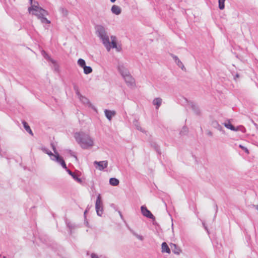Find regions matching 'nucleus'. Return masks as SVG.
<instances>
[{"mask_svg":"<svg viewBox=\"0 0 258 258\" xmlns=\"http://www.w3.org/2000/svg\"><path fill=\"white\" fill-rule=\"evenodd\" d=\"M30 13L36 16L38 19L41 20L42 23L49 24L50 21L45 17L48 15L47 12L40 7L37 2H34L31 4V6L28 9Z\"/></svg>","mask_w":258,"mask_h":258,"instance_id":"f257e3e1","label":"nucleus"},{"mask_svg":"<svg viewBox=\"0 0 258 258\" xmlns=\"http://www.w3.org/2000/svg\"><path fill=\"white\" fill-rule=\"evenodd\" d=\"M74 137L76 142L83 149H87L93 145V142L89 135L83 132L76 133Z\"/></svg>","mask_w":258,"mask_h":258,"instance_id":"f03ea898","label":"nucleus"},{"mask_svg":"<svg viewBox=\"0 0 258 258\" xmlns=\"http://www.w3.org/2000/svg\"><path fill=\"white\" fill-rule=\"evenodd\" d=\"M117 70L125 83L128 86H134L135 84L134 79L131 75L128 70L122 62H119L117 66Z\"/></svg>","mask_w":258,"mask_h":258,"instance_id":"7ed1b4c3","label":"nucleus"},{"mask_svg":"<svg viewBox=\"0 0 258 258\" xmlns=\"http://www.w3.org/2000/svg\"><path fill=\"white\" fill-rule=\"evenodd\" d=\"M95 29L97 36L102 40L104 46L109 51L111 49L110 42L105 28L102 25H97L95 26Z\"/></svg>","mask_w":258,"mask_h":258,"instance_id":"20e7f679","label":"nucleus"},{"mask_svg":"<svg viewBox=\"0 0 258 258\" xmlns=\"http://www.w3.org/2000/svg\"><path fill=\"white\" fill-rule=\"evenodd\" d=\"M95 209L97 215L100 217L102 216L103 212V208L100 194H98L95 203Z\"/></svg>","mask_w":258,"mask_h":258,"instance_id":"39448f33","label":"nucleus"},{"mask_svg":"<svg viewBox=\"0 0 258 258\" xmlns=\"http://www.w3.org/2000/svg\"><path fill=\"white\" fill-rule=\"evenodd\" d=\"M141 211L142 215L149 219H151L153 221H155V217L152 214L150 210H149L145 206H142L141 207Z\"/></svg>","mask_w":258,"mask_h":258,"instance_id":"423d86ee","label":"nucleus"},{"mask_svg":"<svg viewBox=\"0 0 258 258\" xmlns=\"http://www.w3.org/2000/svg\"><path fill=\"white\" fill-rule=\"evenodd\" d=\"M41 54L46 59L49 61L53 64L54 71L56 72L58 71V66L56 62L54 59L51 58L44 50H42L41 51Z\"/></svg>","mask_w":258,"mask_h":258,"instance_id":"0eeeda50","label":"nucleus"},{"mask_svg":"<svg viewBox=\"0 0 258 258\" xmlns=\"http://www.w3.org/2000/svg\"><path fill=\"white\" fill-rule=\"evenodd\" d=\"M78 97L80 101L83 104H84L87 106L92 107L94 111H97L96 108L91 104L89 100L87 97H86L84 96H83L82 94L80 95V96H78Z\"/></svg>","mask_w":258,"mask_h":258,"instance_id":"6e6552de","label":"nucleus"},{"mask_svg":"<svg viewBox=\"0 0 258 258\" xmlns=\"http://www.w3.org/2000/svg\"><path fill=\"white\" fill-rule=\"evenodd\" d=\"M53 158V159H52V160L55 161L59 163L63 169H67V166L64 159L58 153L55 154Z\"/></svg>","mask_w":258,"mask_h":258,"instance_id":"1a4fd4ad","label":"nucleus"},{"mask_svg":"<svg viewBox=\"0 0 258 258\" xmlns=\"http://www.w3.org/2000/svg\"><path fill=\"white\" fill-rule=\"evenodd\" d=\"M64 221L67 228L69 229V234L71 235L73 233V230L78 228V226L75 223H72L67 218H65Z\"/></svg>","mask_w":258,"mask_h":258,"instance_id":"9d476101","label":"nucleus"},{"mask_svg":"<svg viewBox=\"0 0 258 258\" xmlns=\"http://www.w3.org/2000/svg\"><path fill=\"white\" fill-rule=\"evenodd\" d=\"M188 108L190 109V111L196 113H198L201 111L198 104L194 102H190L188 103Z\"/></svg>","mask_w":258,"mask_h":258,"instance_id":"9b49d317","label":"nucleus"},{"mask_svg":"<svg viewBox=\"0 0 258 258\" xmlns=\"http://www.w3.org/2000/svg\"><path fill=\"white\" fill-rule=\"evenodd\" d=\"M94 165H97L96 166V168H98L99 170H103L108 166V162L106 160L102 161H95L94 163Z\"/></svg>","mask_w":258,"mask_h":258,"instance_id":"f8f14e48","label":"nucleus"},{"mask_svg":"<svg viewBox=\"0 0 258 258\" xmlns=\"http://www.w3.org/2000/svg\"><path fill=\"white\" fill-rule=\"evenodd\" d=\"M211 125L212 126L217 129V130L219 131L220 132H221L223 134H225V130L223 129V127H222V126L221 125H220L219 122L217 121V120H214L211 123Z\"/></svg>","mask_w":258,"mask_h":258,"instance_id":"ddd939ff","label":"nucleus"},{"mask_svg":"<svg viewBox=\"0 0 258 258\" xmlns=\"http://www.w3.org/2000/svg\"><path fill=\"white\" fill-rule=\"evenodd\" d=\"M66 170L67 172L68 173V174L70 175L75 181H77L79 183H81L82 182L81 178H80L79 177V175L77 174L72 172L68 168Z\"/></svg>","mask_w":258,"mask_h":258,"instance_id":"4468645a","label":"nucleus"},{"mask_svg":"<svg viewBox=\"0 0 258 258\" xmlns=\"http://www.w3.org/2000/svg\"><path fill=\"white\" fill-rule=\"evenodd\" d=\"M173 59L174 60L176 64L182 70H185V68L182 62L180 61V60L178 58L177 56H175L172 54H171Z\"/></svg>","mask_w":258,"mask_h":258,"instance_id":"2eb2a0df","label":"nucleus"},{"mask_svg":"<svg viewBox=\"0 0 258 258\" xmlns=\"http://www.w3.org/2000/svg\"><path fill=\"white\" fill-rule=\"evenodd\" d=\"M162 103V99L160 97L155 98L153 100V104L156 109H158Z\"/></svg>","mask_w":258,"mask_h":258,"instance_id":"dca6fc26","label":"nucleus"},{"mask_svg":"<svg viewBox=\"0 0 258 258\" xmlns=\"http://www.w3.org/2000/svg\"><path fill=\"white\" fill-rule=\"evenodd\" d=\"M170 246L172 249V252L176 254H179L181 252V249L174 243H171Z\"/></svg>","mask_w":258,"mask_h":258,"instance_id":"f3484780","label":"nucleus"},{"mask_svg":"<svg viewBox=\"0 0 258 258\" xmlns=\"http://www.w3.org/2000/svg\"><path fill=\"white\" fill-rule=\"evenodd\" d=\"M22 123L23 125L24 128L26 131V132L31 135H33V132L28 123L24 120H22Z\"/></svg>","mask_w":258,"mask_h":258,"instance_id":"a211bd4d","label":"nucleus"},{"mask_svg":"<svg viewBox=\"0 0 258 258\" xmlns=\"http://www.w3.org/2000/svg\"><path fill=\"white\" fill-rule=\"evenodd\" d=\"M111 12L112 13L118 15L121 13V8L116 5H113L111 8Z\"/></svg>","mask_w":258,"mask_h":258,"instance_id":"6ab92c4d","label":"nucleus"},{"mask_svg":"<svg viewBox=\"0 0 258 258\" xmlns=\"http://www.w3.org/2000/svg\"><path fill=\"white\" fill-rule=\"evenodd\" d=\"M162 252L170 253L171 252L170 249L169 247L168 244L165 242H163L161 245Z\"/></svg>","mask_w":258,"mask_h":258,"instance_id":"aec40b11","label":"nucleus"},{"mask_svg":"<svg viewBox=\"0 0 258 258\" xmlns=\"http://www.w3.org/2000/svg\"><path fill=\"white\" fill-rule=\"evenodd\" d=\"M223 125L227 128L230 130L231 131H233L235 130V126L232 125L230 122V119H227L225 122H224Z\"/></svg>","mask_w":258,"mask_h":258,"instance_id":"412c9836","label":"nucleus"},{"mask_svg":"<svg viewBox=\"0 0 258 258\" xmlns=\"http://www.w3.org/2000/svg\"><path fill=\"white\" fill-rule=\"evenodd\" d=\"M133 125L136 127V129L138 130V131H140L142 133H145V131L142 128V127L140 126L139 122L136 119H135V120H134Z\"/></svg>","mask_w":258,"mask_h":258,"instance_id":"4be33fe9","label":"nucleus"},{"mask_svg":"<svg viewBox=\"0 0 258 258\" xmlns=\"http://www.w3.org/2000/svg\"><path fill=\"white\" fill-rule=\"evenodd\" d=\"M42 150L44 153L45 154H47L50 158L51 160L53 159V156L55 155V154H53L52 152L49 150L46 147H43L42 148Z\"/></svg>","mask_w":258,"mask_h":258,"instance_id":"5701e85b","label":"nucleus"},{"mask_svg":"<svg viewBox=\"0 0 258 258\" xmlns=\"http://www.w3.org/2000/svg\"><path fill=\"white\" fill-rule=\"evenodd\" d=\"M109 183L112 186H117L119 183V181L118 179L112 177L109 179Z\"/></svg>","mask_w":258,"mask_h":258,"instance_id":"b1692460","label":"nucleus"},{"mask_svg":"<svg viewBox=\"0 0 258 258\" xmlns=\"http://www.w3.org/2000/svg\"><path fill=\"white\" fill-rule=\"evenodd\" d=\"M233 131H240L242 133H245L246 132V128L244 126L240 125L235 126V130Z\"/></svg>","mask_w":258,"mask_h":258,"instance_id":"393cba45","label":"nucleus"},{"mask_svg":"<svg viewBox=\"0 0 258 258\" xmlns=\"http://www.w3.org/2000/svg\"><path fill=\"white\" fill-rule=\"evenodd\" d=\"M151 146L154 148V150L156 151L158 155H161V153L160 149V147L156 143H152L151 144Z\"/></svg>","mask_w":258,"mask_h":258,"instance_id":"a878e982","label":"nucleus"},{"mask_svg":"<svg viewBox=\"0 0 258 258\" xmlns=\"http://www.w3.org/2000/svg\"><path fill=\"white\" fill-rule=\"evenodd\" d=\"M188 132V128L186 126H183L180 131L179 134L180 136H184L187 134Z\"/></svg>","mask_w":258,"mask_h":258,"instance_id":"bb28decb","label":"nucleus"},{"mask_svg":"<svg viewBox=\"0 0 258 258\" xmlns=\"http://www.w3.org/2000/svg\"><path fill=\"white\" fill-rule=\"evenodd\" d=\"M83 68L84 69V73L85 74H89L92 72V69L90 67L85 66Z\"/></svg>","mask_w":258,"mask_h":258,"instance_id":"cd10ccee","label":"nucleus"},{"mask_svg":"<svg viewBox=\"0 0 258 258\" xmlns=\"http://www.w3.org/2000/svg\"><path fill=\"white\" fill-rule=\"evenodd\" d=\"M111 43H110L111 48H117V44L115 40V37L111 36Z\"/></svg>","mask_w":258,"mask_h":258,"instance_id":"c85d7f7f","label":"nucleus"},{"mask_svg":"<svg viewBox=\"0 0 258 258\" xmlns=\"http://www.w3.org/2000/svg\"><path fill=\"white\" fill-rule=\"evenodd\" d=\"M78 64L80 67L82 68H83L86 66L85 61L82 58H80L78 59Z\"/></svg>","mask_w":258,"mask_h":258,"instance_id":"c756f323","label":"nucleus"},{"mask_svg":"<svg viewBox=\"0 0 258 258\" xmlns=\"http://www.w3.org/2000/svg\"><path fill=\"white\" fill-rule=\"evenodd\" d=\"M225 0H218L219 8L223 10L225 8L224 3Z\"/></svg>","mask_w":258,"mask_h":258,"instance_id":"7c9ffc66","label":"nucleus"},{"mask_svg":"<svg viewBox=\"0 0 258 258\" xmlns=\"http://www.w3.org/2000/svg\"><path fill=\"white\" fill-rule=\"evenodd\" d=\"M74 89L75 91L76 94L78 97L81 95L79 91V87L76 84L74 85Z\"/></svg>","mask_w":258,"mask_h":258,"instance_id":"2f4dec72","label":"nucleus"},{"mask_svg":"<svg viewBox=\"0 0 258 258\" xmlns=\"http://www.w3.org/2000/svg\"><path fill=\"white\" fill-rule=\"evenodd\" d=\"M68 153H69L72 157L75 158L76 160H78L76 153L71 150H68Z\"/></svg>","mask_w":258,"mask_h":258,"instance_id":"473e14b6","label":"nucleus"},{"mask_svg":"<svg viewBox=\"0 0 258 258\" xmlns=\"http://www.w3.org/2000/svg\"><path fill=\"white\" fill-rule=\"evenodd\" d=\"M239 147L240 148H241L242 150H243L246 153H247V154L249 153L248 150L245 147H244L241 145H239Z\"/></svg>","mask_w":258,"mask_h":258,"instance_id":"72a5a7b5","label":"nucleus"},{"mask_svg":"<svg viewBox=\"0 0 258 258\" xmlns=\"http://www.w3.org/2000/svg\"><path fill=\"white\" fill-rule=\"evenodd\" d=\"M115 114H105V116L109 121L111 120V118L115 115Z\"/></svg>","mask_w":258,"mask_h":258,"instance_id":"f704fd0d","label":"nucleus"},{"mask_svg":"<svg viewBox=\"0 0 258 258\" xmlns=\"http://www.w3.org/2000/svg\"><path fill=\"white\" fill-rule=\"evenodd\" d=\"M51 146L52 149L54 153V154H58V153L57 152L56 147H55V145H54V144L51 143Z\"/></svg>","mask_w":258,"mask_h":258,"instance_id":"c9c22d12","label":"nucleus"},{"mask_svg":"<svg viewBox=\"0 0 258 258\" xmlns=\"http://www.w3.org/2000/svg\"><path fill=\"white\" fill-rule=\"evenodd\" d=\"M110 207L114 209L115 211H118V208L114 204H111L110 205Z\"/></svg>","mask_w":258,"mask_h":258,"instance_id":"e433bc0d","label":"nucleus"},{"mask_svg":"<svg viewBox=\"0 0 258 258\" xmlns=\"http://www.w3.org/2000/svg\"><path fill=\"white\" fill-rule=\"evenodd\" d=\"M136 237L139 240L142 241L144 240V237L142 235H139L138 233L136 235Z\"/></svg>","mask_w":258,"mask_h":258,"instance_id":"4c0bfd02","label":"nucleus"},{"mask_svg":"<svg viewBox=\"0 0 258 258\" xmlns=\"http://www.w3.org/2000/svg\"><path fill=\"white\" fill-rule=\"evenodd\" d=\"M91 258H99L98 256L94 253H91Z\"/></svg>","mask_w":258,"mask_h":258,"instance_id":"58836bf2","label":"nucleus"},{"mask_svg":"<svg viewBox=\"0 0 258 258\" xmlns=\"http://www.w3.org/2000/svg\"><path fill=\"white\" fill-rule=\"evenodd\" d=\"M129 230L131 231V232L134 235L136 236V235L137 234V233L136 232H135L132 229L130 228H128Z\"/></svg>","mask_w":258,"mask_h":258,"instance_id":"ea45409f","label":"nucleus"},{"mask_svg":"<svg viewBox=\"0 0 258 258\" xmlns=\"http://www.w3.org/2000/svg\"><path fill=\"white\" fill-rule=\"evenodd\" d=\"M104 112L105 113H115V112L114 111L109 110H107V109H105Z\"/></svg>","mask_w":258,"mask_h":258,"instance_id":"a19ab883","label":"nucleus"},{"mask_svg":"<svg viewBox=\"0 0 258 258\" xmlns=\"http://www.w3.org/2000/svg\"><path fill=\"white\" fill-rule=\"evenodd\" d=\"M214 206H215V211H216V213H217V211H218V206L216 204H214ZM216 216V214H215V216H214V218H215Z\"/></svg>","mask_w":258,"mask_h":258,"instance_id":"79ce46f5","label":"nucleus"},{"mask_svg":"<svg viewBox=\"0 0 258 258\" xmlns=\"http://www.w3.org/2000/svg\"><path fill=\"white\" fill-rule=\"evenodd\" d=\"M239 74H236L234 76V80L236 81H237V79L239 78Z\"/></svg>","mask_w":258,"mask_h":258,"instance_id":"37998d69","label":"nucleus"},{"mask_svg":"<svg viewBox=\"0 0 258 258\" xmlns=\"http://www.w3.org/2000/svg\"><path fill=\"white\" fill-rule=\"evenodd\" d=\"M87 212H88L87 209H86L84 212V217L85 221L86 220V214H87Z\"/></svg>","mask_w":258,"mask_h":258,"instance_id":"c03bdc74","label":"nucleus"},{"mask_svg":"<svg viewBox=\"0 0 258 258\" xmlns=\"http://www.w3.org/2000/svg\"><path fill=\"white\" fill-rule=\"evenodd\" d=\"M117 212H118V214H119V216H120V218H121L122 219H123V216H122V215L121 212L120 211H118Z\"/></svg>","mask_w":258,"mask_h":258,"instance_id":"a18cd8bd","label":"nucleus"},{"mask_svg":"<svg viewBox=\"0 0 258 258\" xmlns=\"http://www.w3.org/2000/svg\"><path fill=\"white\" fill-rule=\"evenodd\" d=\"M207 135L209 136H213V133L211 131H209L208 133H207Z\"/></svg>","mask_w":258,"mask_h":258,"instance_id":"49530a36","label":"nucleus"},{"mask_svg":"<svg viewBox=\"0 0 258 258\" xmlns=\"http://www.w3.org/2000/svg\"><path fill=\"white\" fill-rule=\"evenodd\" d=\"M252 122L253 123L254 125L255 126V127L257 128H258V124L255 122H254V121L253 120H252Z\"/></svg>","mask_w":258,"mask_h":258,"instance_id":"de8ad7c7","label":"nucleus"},{"mask_svg":"<svg viewBox=\"0 0 258 258\" xmlns=\"http://www.w3.org/2000/svg\"><path fill=\"white\" fill-rule=\"evenodd\" d=\"M203 225L205 229L208 231V228H207V226L205 225V223H203Z\"/></svg>","mask_w":258,"mask_h":258,"instance_id":"09e8293b","label":"nucleus"},{"mask_svg":"<svg viewBox=\"0 0 258 258\" xmlns=\"http://www.w3.org/2000/svg\"><path fill=\"white\" fill-rule=\"evenodd\" d=\"M91 207V206H89V205H88V206L87 207V208H86V209H87V211H88L90 210Z\"/></svg>","mask_w":258,"mask_h":258,"instance_id":"8fccbe9b","label":"nucleus"},{"mask_svg":"<svg viewBox=\"0 0 258 258\" xmlns=\"http://www.w3.org/2000/svg\"><path fill=\"white\" fill-rule=\"evenodd\" d=\"M254 207H255L256 209L258 210V205L254 206Z\"/></svg>","mask_w":258,"mask_h":258,"instance_id":"3c124183","label":"nucleus"},{"mask_svg":"<svg viewBox=\"0 0 258 258\" xmlns=\"http://www.w3.org/2000/svg\"><path fill=\"white\" fill-rule=\"evenodd\" d=\"M110 1L112 2V3H114L116 1V0H110Z\"/></svg>","mask_w":258,"mask_h":258,"instance_id":"603ef678","label":"nucleus"},{"mask_svg":"<svg viewBox=\"0 0 258 258\" xmlns=\"http://www.w3.org/2000/svg\"><path fill=\"white\" fill-rule=\"evenodd\" d=\"M30 4H31L33 3V0H29Z\"/></svg>","mask_w":258,"mask_h":258,"instance_id":"864d4df0","label":"nucleus"},{"mask_svg":"<svg viewBox=\"0 0 258 258\" xmlns=\"http://www.w3.org/2000/svg\"><path fill=\"white\" fill-rule=\"evenodd\" d=\"M4 258H6V256H4L3 257Z\"/></svg>","mask_w":258,"mask_h":258,"instance_id":"5fc2aeb1","label":"nucleus"},{"mask_svg":"<svg viewBox=\"0 0 258 258\" xmlns=\"http://www.w3.org/2000/svg\"><path fill=\"white\" fill-rule=\"evenodd\" d=\"M1 256V254H0V256Z\"/></svg>","mask_w":258,"mask_h":258,"instance_id":"6e6d98bb","label":"nucleus"}]
</instances>
